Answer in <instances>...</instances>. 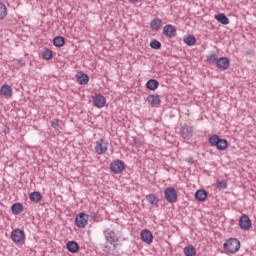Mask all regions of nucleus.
<instances>
[{
    "mask_svg": "<svg viewBox=\"0 0 256 256\" xmlns=\"http://www.w3.org/2000/svg\"><path fill=\"white\" fill-rule=\"evenodd\" d=\"M208 143L210 147H216L218 151H225L229 142L226 139L219 137V135L214 134L208 138Z\"/></svg>",
    "mask_w": 256,
    "mask_h": 256,
    "instance_id": "obj_1",
    "label": "nucleus"
},
{
    "mask_svg": "<svg viewBox=\"0 0 256 256\" xmlns=\"http://www.w3.org/2000/svg\"><path fill=\"white\" fill-rule=\"evenodd\" d=\"M224 251L235 254L241 249V242L237 238H230L223 244Z\"/></svg>",
    "mask_w": 256,
    "mask_h": 256,
    "instance_id": "obj_2",
    "label": "nucleus"
},
{
    "mask_svg": "<svg viewBox=\"0 0 256 256\" xmlns=\"http://www.w3.org/2000/svg\"><path fill=\"white\" fill-rule=\"evenodd\" d=\"M103 235L106 239L107 243H110L112 245L114 250H117L118 244L119 243V237L117 236V233H115V230L111 229H106L103 231Z\"/></svg>",
    "mask_w": 256,
    "mask_h": 256,
    "instance_id": "obj_3",
    "label": "nucleus"
},
{
    "mask_svg": "<svg viewBox=\"0 0 256 256\" xmlns=\"http://www.w3.org/2000/svg\"><path fill=\"white\" fill-rule=\"evenodd\" d=\"M10 237L13 243L20 245H23V243H25V231L19 228L12 230Z\"/></svg>",
    "mask_w": 256,
    "mask_h": 256,
    "instance_id": "obj_4",
    "label": "nucleus"
},
{
    "mask_svg": "<svg viewBox=\"0 0 256 256\" xmlns=\"http://www.w3.org/2000/svg\"><path fill=\"white\" fill-rule=\"evenodd\" d=\"M87 223H89V215L84 212L79 213L75 218V225L79 229H85L87 227Z\"/></svg>",
    "mask_w": 256,
    "mask_h": 256,
    "instance_id": "obj_5",
    "label": "nucleus"
},
{
    "mask_svg": "<svg viewBox=\"0 0 256 256\" xmlns=\"http://www.w3.org/2000/svg\"><path fill=\"white\" fill-rule=\"evenodd\" d=\"M108 147L109 143L105 141V139H100L96 141L95 152L97 155H105V153H107Z\"/></svg>",
    "mask_w": 256,
    "mask_h": 256,
    "instance_id": "obj_6",
    "label": "nucleus"
},
{
    "mask_svg": "<svg viewBox=\"0 0 256 256\" xmlns=\"http://www.w3.org/2000/svg\"><path fill=\"white\" fill-rule=\"evenodd\" d=\"M110 169L112 173H115V175H119V173H123L125 171V162L122 160H114L110 164Z\"/></svg>",
    "mask_w": 256,
    "mask_h": 256,
    "instance_id": "obj_7",
    "label": "nucleus"
},
{
    "mask_svg": "<svg viewBox=\"0 0 256 256\" xmlns=\"http://www.w3.org/2000/svg\"><path fill=\"white\" fill-rule=\"evenodd\" d=\"M164 195L168 203H177V190L175 188H166L164 191Z\"/></svg>",
    "mask_w": 256,
    "mask_h": 256,
    "instance_id": "obj_8",
    "label": "nucleus"
},
{
    "mask_svg": "<svg viewBox=\"0 0 256 256\" xmlns=\"http://www.w3.org/2000/svg\"><path fill=\"white\" fill-rule=\"evenodd\" d=\"M251 219L247 214H242L239 219V227L243 229V231H249L251 229Z\"/></svg>",
    "mask_w": 256,
    "mask_h": 256,
    "instance_id": "obj_9",
    "label": "nucleus"
},
{
    "mask_svg": "<svg viewBox=\"0 0 256 256\" xmlns=\"http://www.w3.org/2000/svg\"><path fill=\"white\" fill-rule=\"evenodd\" d=\"M92 101H93L94 107H97L98 109H103V107H105V103H107V99L105 98V96L101 94H95L92 97Z\"/></svg>",
    "mask_w": 256,
    "mask_h": 256,
    "instance_id": "obj_10",
    "label": "nucleus"
},
{
    "mask_svg": "<svg viewBox=\"0 0 256 256\" xmlns=\"http://www.w3.org/2000/svg\"><path fill=\"white\" fill-rule=\"evenodd\" d=\"M231 65V62L229 61V58L227 57H221L216 62V67L219 69V71H227Z\"/></svg>",
    "mask_w": 256,
    "mask_h": 256,
    "instance_id": "obj_11",
    "label": "nucleus"
},
{
    "mask_svg": "<svg viewBox=\"0 0 256 256\" xmlns=\"http://www.w3.org/2000/svg\"><path fill=\"white\" fill-rule=\"evenodd\" d=\"M180 135L183 139H191V137H193V126H189L188 124H184L180 128Z\"/></svg>",
    "mask_w": 256,
    "mask_h": 256,
    "instance_id": "obj_12",
    "label": "nucleus"
},
{
    "mask_svg": "<svg viewBox=\"0 0 256 256\" xmlns=\"http://www.w3.org/2000/svg\"><path fill=\"white\" fill-rule=\"evenodd\" d=\"M146 101L152 107H161V97L159 96V94L148 95Z\"/></svg>",
    "mask_w": 256,
    "mask_h": 256,
    "instance_id": "obj_13",
    "label": "nucleus"
},
{
    "mask_svg": "<svg viewBox=\"0 0 256 256\" xmlns=\"http://www.w3.org/2000/svg\"><path fill=\"white\" fill-rule=\"evenodd\" d=\"M163 35L169 39H173V37L177 35V28L171 24H168L163 27Z\"/></svg>",
    "mask_w": 256,
    "mask_h": 256,
    "instance_id": "obj_14",
    "label": "nucleus"
},
{
    "mask_svg": "<svg viewBox=\"0 0 256 256\" xmlns=\"http://www.w3.org/2000/svg\"><path fill=\"white\" fill-rule=\"evenodd\" d=\"M140 237L143 243H146L147 245L153 243V233L147 229L141 231Z\"/></svg>",
    "mask_w": 256,
    "mask_h": 256,
    "instance_id": "obj_15",
    "label": "nucleus"
},
{
    "mask_svg": "<svg viewBox=\"0 0 256 256\" xmlns=\"http://www.w3.org/2000/svg\"><path fill=\"white\" fill-rule=\"evenodd\" d=\"M0 95L6 99H11L13 97V88L7 84L3 85L0 88Z\"/></svg>",
    "mask_w": 256,
    "mask_h": 256,
    "instance_id": "obj_16",
    "label": "nucleus"
},
{
    "mask_svg": "<svg viewBox=\"0 0 256 256\" xmlns=\"http://www.w3.org/2000/svg\"><path fill=\"white\" fill-rule=\"evenodd\" d=\"M69 253H79V244L76 241H69L66 244Z\"/></svg>",
    "mask_w": 256,
    "mask_h": 256,
    "instance_id": "obj_17",
    "label": "nucleus"
},
{
    "mask_svg": "<svg viewBox=\"0 0 256 256\" xmlns=\"http://www.w3.org/2000/svg\"><path fill=\"white\" fill-rule=\"evenodd\" d=\"M150 27L153 29V31H159L161 27H163V21H161L159 18H155L151 20Z\"/></svg>",
    "mask_w": 256,
    "mask_h": 256,
    "instance_id": "obj_18",
    "label": "nucleus"
},
{
    "mask_svg": "<svg viewBox=\"0 0 256 256\" xmlns=\"http://www.w3.org/2000/svg\"><path fill=\"white\" fill-rule=\"evenodd\" d=\"M146 88L149 89V91H156V89H159V81L155 79H150L146 82Z\"/></svg>",
    "mask_w": 256,
    "mask_h": 256,
    "instance_id": "obj_19",
    "label": "nucleus"
},
{
    "mask_svg": "<svg viewBox=\"0 0 256 256\" xmlns=\"http://www.w3.org/2000/svg\"><path fill=\"white\" fill-rule=\"evenodd\" d=\"M76 79L79 85H87V83H89V75H87L86 73H82L80 75L77 74Z\"/></svg>",
    "mask_w": 256,
    "mask_h": 256,
    "instance_id": "obj_20",
    "label": "nucleus"
},
{
    "mask_svg": "<svg viewBox=\"0 0 256 256\" xmlns=\"http://www.w3.org/2000/svg\"><path fill=\"white\" fill-rule=\"evenodd\" d=\"M195 199L197 201L203 202L207 200V191L200 189L195 192Z\"/></svg>",
    "mask_w": 256,
    "mask_h": 256,
    "instance_id": "obj_21",
    "label": "nucleus"
},
{
    "mask_svg": "<svg viewBox=\"0 0 256 256\" xmlns=\"http://www.w3.org/2000/svg\"><path fill=\"white\" fill-rule=\"evenodd\" d=\"M214 18L216 21H218V23H221L222 25H229V18L223 13L216 14Z\"/></svg>",
    "mask_w": 256,
    "mask_h": 256,
    "instance_id": "obj_22",
    "label": "nucleus"
},
{
    "mask_svg": "<svg viewBox=\"0 0 256 256\" xmlns=\"http://www.w3.org/2000/svg\"><path fill=\"white\" fill-rule=\"evenodd\" d=\"M29 199L32 203H39L43 199V195H41V192L34 191L30 193Z\"/></svg>",
    "mask_w": 256,
    "mask_h": 256,
    "instance_id": "obj_23",
    "label": "nucleus"
},
{
    "mask_svg": "<svg viewBox=\"0 0 256 256\" xmlns=\"http://www.w3.org/2000/svg\"><path fill=\"white\" fill-rule=\"evenodd\" d=\"M11 211H12L13 215H21V213H23V204L14 203L11 206Z\"/></svg>",
    "mask_w": 256,
    "mask_h": 256,
    "instance_id": "obj_24",
    "label": "nucleus"
},
{
    "mask_svg": "<svg viewBox=\"0 0 256 256\" xmlns=\"http://www.w3.org/2000/svg\"><path fill=\"white\" fill-rule=\"evenodd\" d=\"M184 255L195 256L197 255V250L195 249V247H193V245H187L186 247H184Z\"/></svg>",
    "mask_w": 256,
    "mask_h": 256,
    "instance_id": "obj_25",
    "label": "nucleus"
},
{
    "mask_svg": "<svg viewBox=\"0 0 256 256\" xmlns=\"http://www.w3.org/2000/svg\"><path fill=\"white\" fill-rule=\"evenodd\" d=\"M183 41L184 43H186V45H188V47H193V45L197 43V39H195V36L192 35L184 37Z\"/></svg>",
    "mask_w": 256,
    "mask_h": 256,
    "instance_id": "obj_26",
    "label": "nucleus"
},
{
    "mask_svg": "<svg viewBox=\"0 0 256 256\" xmlns=\"http://www.w3.org/2000/svg\"><path fill=\"white\" fill-rule=\"evenodd\" d=\"M54 47H63L65 45V38L62 36H57L53 39Z\"/></svg>",
    "mask_w": 256,
    "mask_h": 256,
    "instance_id": "obj_27",
    "label": "nucleus"
},
{
    "mask_svg": "<svg viewBox=\"0 0 256 256\" xmlns=\"http://www.w3.org/2000/svg\"><path fill=\"white\" fill-rule=\"evenodd\" d=\"M7 17V6L5 3L0 2V21H3Z\"/></svg>",
    "mask_w": 256,
    "mask_h": 256,
    "instance_id": "obj_28",
    "label": "nucleus"
},
{
    "mask_svg": "<svg viewBox=\"0 0 256 256\" xmlns=\"http://www.w3.org/2000/svg\"><path fill=\"white\" fill-rule=\"evenodd\" d=\"M216 187L219 189V191H223V189H227V180H225V179H222V180L217 179L216 180Z\"/></svg>",
    "mask_w": 256,
    "mask_h": 256,
    "instance_id": "obj_29",
    "label": "nucleus"
},
{
    "mask_svg": "<svg viewBox=\"0 0 256 256\" xmlns=\"http://www.w3.org/2000/svg\"><path fill=\"white\" fill-rule=\"evenodd\" d=\"M147 201L151 204V205H158L159 204V199H157V196H155V194H149L146 196Z\"/></svg>",
    "mask_w": 256,
    "mask_h": 256,
    "instance_id": "obj_30",
    "label": "nucleus"
},
{
    "mask_svg": "<svg viewBox=\"0 0 256 256\" xmlns=\"http://www.w3.org/2000/svg\"><path fill=\"white\" fill-rule=\"evenodd\" d=\"M42 57L47 61H49L50 59H53V51H51V49L45 48L42 53Z\"/></svg>",
    "mask_w": 256,
    "mask_h": 256,
    "instance_id": "obj_31",
    "label": "nucleus"
},
{
    "mask_svg": "<svg viewBox=\"0 0 256 256\" xmlns=\"http://www.w3.org/2000/svg\"><path fill=\"white\" fill-rule=\"evenodd\" d=\"M219 58H217V54H211L207 56V62L210 63V65H214V63L217 64V61Z\"/></svg>",
    "mask_w": 256,
    "mask_h": 256,
    "instance_id": "obj_32",
    "label": "nucleus"
},
{
    "mask_svg": "<svg viewBox=\"0 0 256 256\" xmlns=\"http://www.w3.org/2000/svg\"><path fill=\"white\" fill-rule=\"evenodd\" d=\"M150 47L151 49H156V50L161 49V42H159V40H152L150 42Z\"/></svg>",
    "mask_w": 256,
    "mask_h": 256,
    "instance_id": "obj_33",
    "label": "nucleus"
},
{
    "mask_svg": "<svg viewBox=\"0 0 256 256\" xmlns=\"http://www.w3.org/2000/svg\"><path fill=\"white\" fill-rule=\"evenodd\" d=\"M104 253H107V255H111V253H113V251H115V249H113V247L106 245L104 246L103 249Z\"/></svg>",
    "mask_w": 256,
    "mask_h": 256,
    "instance_id": "obj_34",
    "label": "nucleus"
},
{
    "mask_svg": "<svg viewBox=\"0 0 256 256\" xmlns=\"http://www.w3.org/2000/svg\"><path fill=\"white\" fill-rule=\"evenodd\" d=\"M51 127H53V129H59V120H54L51 122Z\"/></svg>",
    "mask_w": 256,
    "mask_h": 256,
    "instance_id": "obj_35",
    "label": "nucleus"
},
{
    "mask_svg": "<svg viewBox=\"0 0 256 256\" xmlns=\"http://www.w3.org/2000/svg\"><path fill=\"white\" fill-rule=\"evenodd\" d=\"M134 145H136V147H141V140L139 138H134Z\"/></svg>",
    "mask_w": 256,
    "mask_h": 256,
    "instance_id": "obj_36",
    "label": "nucleus"
},
{
    "mask_svg": "<svg viewBox=\"0 0 256 256\" xmlns=\"http://www.w3.org/2000/svg\"><path fill=\"white\" fill-rule=\"evenodd\" d=\"M186 162H187V163H190V165H193V163H195V160H193V157H188V158L186 159Z\"/></svg>",
    "mask_w": 256,
    "mask_h": 256,
    "instance_id": "obj_37",
    "label": "nucleus"
},
{
    "mask_svg": "<svg viewBox=\"0 0 256 256\" xmlns=\"http://www.w3.org/2000/svg\"><path fill=\"white\" fill-rule=\"evenodd\" d=\"M130 3H132L133 5H137L139 3V0H129Z\"/></svg>",
    "mask_w": 256,
    "mask_h": 256,
    "instance_id": "obj_38",
    "label": "nucleus"
}]
</instances>
